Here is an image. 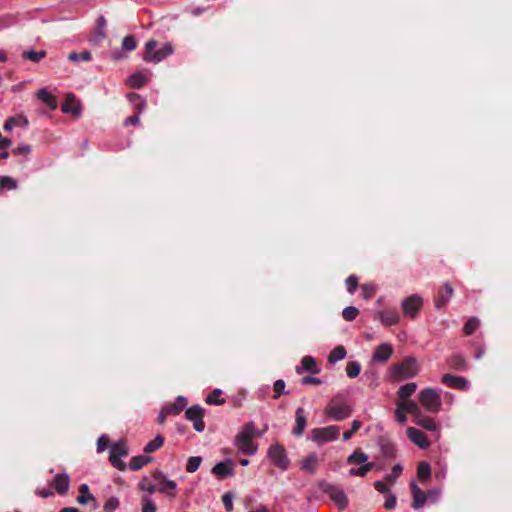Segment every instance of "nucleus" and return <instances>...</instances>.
<instances>
[{"instance_id":"nucleus-1","label":"nucleus","mask_w":512,"mask_h":512,"mask_svg":"<svg viewBox=\"0 0 512 512\" xmlns=\"http://www.w3.org/2000/svg\"><path fill=\"white\" fill-rule=\"evenodd\" d=\"M324 413L334 421H343L352 415L353 408L344 395L336 394L325 407Z\"/></svg>"},{"instance_id":"nucleus-2","label":"nucleus","mask_w":512,"mask_h":512,"mask_svg":"<svg viewBox=\"0 0 512 512\" xmlns=\"http://www.w3.org/2000/svg\"><path fill=\"white\" fill-rule=\"evenodd\" d=\"M256 434L257 431L254 423H246L235 437V446L245 455H254L257 452V444L253 442V437Z\"/></svg>"},{"instance_id":"nucleus-3","label":"nucleus","mask_w":512,"mask_h":512,"mask_svg":"<svg viewBox=\"0 0 512 512\" xmlns=\"http://www.w3.org/2000/svg\"><path fill=\"white\" fill-rule=\"evenodd\" d=\"M419 372L417 360L414 357H406L402 362L390 367L391 377L395 381L413 378Z\"/></svg>"},{"instance_id":"nucleus-4","label":"nucleus","mask_w":512,"mask_h":512,"mask_svg":"<svg viewBox=\"0 0 512 512\" xmlns=\"http://www.w3.org/2000/svg\"><path fill=\"white\" fill-rule=\"evenodd\" d=\"M157 46V41L149 40L145 44V54L143 59L146 62H160L165 59L167 56L171 55L173 52V48L171 44H166L162 48L155 50Z\"/></svg>"},{"instance_id":"nucleus-5","label":"nucleus","mask_w":512,"mask_h":512,"mask_svg":"<svg viewBox=\"0 0 512 512\" xmlns=\"http://www.w3.org/2000/svg\"><path fill=\"white\" fill-rule=\"evenodd\" d=\"M319 486L322 492L328 495L337 505L339 510H345L348 507V497L342 488L327 482H322Z\"/></svg>"},{"instance_id":"nucleus-6","label":"nucleus","mask_w":512,"mask_h":512,"mask_svg":"<svg viewBox=\"0 0 512 512\" xmlns=\"http://www.w3.org/2000/svg\"><path fill=\"white\" fill-rule=\"evenodd\" d=\"M267 456L271 462L283 471L289 468L290 460L287 456L284 446L281 444H273L268 448Z\"/></svg>"},{"instance_id":"nucleus-7","label":"nucleus","mask_w":512,"mask_h":512,"mask_svg":"<svg viewBox=\"0 0 512 512\" xmlns=\"http://www.w3.org/2000/svg\"><path fill=\"white\" fill-rule=\"evenodd\" d=\"M312 440L322 445L326 442L335 441L339 437L340 427L330 425L322 428H314L312 430Z\"/></svg>"},{"instance_id":"nucleus-8","label":"nucleus","mask_w":512,"mask_h":512,"mask_svg":"<svg viewBox=\"0 0 512 512\" xmlns=\"http://www.w3.org/2000/svg\"><path fill=\"white\" fill-rule=\"evenodd\" d=\"M420 403L430 412H438L441 407L439 393L431 388H425L419 393Z\"/></svg>"},{"instance_id":"nucleus-9","label":"nucleus","mask_w":512,"mask_h":512,"mask_svg":"<svg viewBox=\"0 0 512 512\" xmlns=\"http://www.w3.org/2000/svg\"><path fill=\"white\" fill-rule=\"evenodd\" d=\"M153 480L157 483V490L170 498L177 495V483L174 480H169L161 471H155L152 474Z\"/></svg>"},{"instance_id":"nucleus-10","label":"nucleus","mask_w":512,"mask_h":512,"mask_svg":"<svg viewBox=\"0 0 512 512\" xmlns=\"http://www.w3.org/2000/svg\"><path fill=\"white\" fill-rule=\"evenodd\" d=\"M422 307L423 299L417 294L410 295L403 299L401 302V308L403 310L404 315L411 319L417 317Z\"/></svg>"},{"instance_id":"nucleus-11","label":"nucleus","mask_w":512,"mask_h":512,"mask_svg":"<svg viewBox=\"0 0 512 512\" xmlns=\"http://www.w3.org/2000/svg\"><path fill=\"white\" fill-rule=\"evenodd\" d=\"M185 417L193 422V427L197 432H202L205 428L203 421L204 409L199 405H193L185 411Z\"/></svg>"},{"instance_id":"nucleus-12","label":"nucleus","mask_w":512,"mask_h":512,"mask_svg":"<svg viewBox=\"0 0 512 512\" xmlns=\"http://www.w3.org/2000/svg\"><path fill=\"white\" fill-rule=\"evenodd\" d=\"M377 443L380 448V454L377 457L378 459L389 461L396 457L395 444L389 438L380 436Z\"/></svg>"},{"instance_id":"nucleus-13","label":"nucleus","mask_w":512,"mask_h":512,"mask_svg":"<svg viewBox=\"0 0 512 512\" xmlns=\"http://www.w3.org/2000/svg\"><path fill=\"white\" fill-rule=\"evenodd\" d=\"M454 290L449 283H444L438 290L437 296L435 297V306L437 309H441L453 296Z\"/></svg>"},{"instance_id":"nucleus-14","label":"nucleus","mask_w":512,"mask_h":512,"mask_svg":"<svg viewBox=\"0 0 512 512\" xmlns=\"http://www.w3.org/2000/svg\"><path fill=\"white\" fill-rule=\"evenodd\" d=\"M212 473L217 476L219 479H225L229 476L234 475V463L232 460L228 459L223 462L217 463L212 468Z\"/></svg>"},{"instance_id":"nucleus-15","label":"nucleus","mask_w":512,"mask_h":512,"mask_svg":"<svg viewBox=\"0 0 512 512\" xmlns=\"http://www.w3.org/2000/svg\"><path fill=\"white\" fill-rule=\"evenodd\" d=\"M410 486L413 497L411 506L413 509L418 510L425 505L427 499L429 498V494H426V492L421 490L415 482H411Z\"/></svg>"},{"instance_id":"nucleus-16","label":"nucleus","mask_w":512,"mask_h":512,"mask_svg":"<svg viewBox=\"0 0 512 512\" xmlns=\"http://www.w3.org/2000/svg\"><path fill=\"white\" fill-rule=\"evenodd\" d=\"M393 354V347L389 343H382L375 349L372 360L374 362L385 363Z\"/></svg>"},{"instance_id":"nucleus-17","label":"nucleus","mask_w":512,"mask_h":512,"mask_svg":"<svg viewBox=\"0 0 512 512\" xmlns=\"http://www.w3.org/2000/svg\"><path fill=\"white\" fill-rule=\"evenodd\" d=\"M407 437L418 447L425 449L429 447V441L424 432L414 427L407 428Z\"/></svg>"},{"instance_id":"nucleus-18","label":"nucleus","mask_w":512,"mask_h":512,"mask_svg":"<svg viewBox=\"0 0 512 512\" xmlns=\"http://www.w3.org/2000/svg\"><path fill=\"white\" fill-rule=\"evenodd\" d=\"M61 110L63 113H71L76 116L80 114V105L74 94L69 93L66 95L65 100L61 105Z\"/></svg>"},{"instance_id":"nucleus-19","label":"nucleus","mask_w":512,"mask_h":512,"mask_svg":"<svg viewBox=\"0 0 512 512\" xmlns=\"http://www.w3.org/2000/svg\"><path fill=\"white\" fill-rule=\"evenodd\" d=\"M442 383L448 387L464 390L468 385V381L460 376H454L451 374H444L442 376Z\"/></svg>"},{"instance_id":"nucleus-20","label":"nucleus","mask_w":512,"mask_h":512,"mask_svg":"<svg viewBox=\"0 0 512 512\" xmlns=\"http://www.w3.org/2000/svg\"><path fill=\"white\" fill-rule=\"evenodd\" d=\"M295 371L297 374H302L304 371H308L312 374L320 372L315 359L312 356H304L301 360V365L296 366Z\"/></svg>"},{"instance_id":"nucleus-21","label":"nucleus","mask_w":512,"mask_h":512,"mask_svg":"<svg viewBox=\"0 0 512 512\" xmlns=\"http://www.w3.org/2000/svg\"><path fill=\"white\" fill-rule=\"evenodd\" d=\"M306 424L307 419L305 410L303 407H298L295 412V427L293 429V434L296 436H301L305 430Z\"/></svg>"},{"instance_id":"nucleus-22","label":"nucleus","mask_w":512,"mask_h":512,"mask_svg":"<svg viewBox=\"0 0 512 512\" xmlns=\"http://www.w3.org/2000/svg\"><path fill=\"white\" fill-rule=\"evenodd\" d=\"M378 319L384 326H393L399 322L400 316L395 309L384 310L378 313Z\"/></svg>"},{"instance_id":"nucleus-23","label":"nucleus","mask_w":512,"mask_h":512,"mask_svg":"<svg viewBox=\"0 0 512 512\" xmlns=\"http://www.w3.org/2000/svg\"><path fill=\"white\" fill-rule=\"evenodd\" d=\"M53 486L60 495L66 494L70 486V478L67 474H57L53 480Z\"/></svg>"},{"instance_id":"nucleus-24","label":"nucleus","mask_w":512,"mask_h":512,"mask_svg":"<svg viewBox=\"0 0 512 512\" xmlns=\"http://www.w3.org/2000/svg\"><path fill=\"white\" fill-rule=\"evenodd\" d=\"M187 405V399L183 396H178L175 400V402L165 406L166 412L169 413V415H178L182 412V410Z\"/></svg>"},{"instance_id":"nucleus-25","label":"nucleus","mask_w":512,"mask_h":512,"mask_svg":"<svg viewBox=\"0 0 512 512\" xmlns=\"http://www.w3.org/2000/svg\"><path fill=\"white\" fill-rule=\"evenodd\" d=\"M318 457L315 453L309 454L306 458L301 461V469L314 474L317 469Z\"/></svg>"},{"instance_id":"nucleus-26","label":"nucleus","mask_w":512,"mask_h":512,"mask_svg":"<svg viewBox=\"0 0 512 512\" xmlns=\"http://www.w3.org/2000/svg\"><path fill=\"white\" fill-rule=\"evenodd\" d=\"M16 126L27 127L28 126L27 118L22 115L10 117L5 121L3 129L7 132H10Z\"/></svg>"},{"instance_id":"nucleus-27","label":"nucleus","mask_w":512,"mask_h":512,"mask_svg":"<svg viewBox=\"0 0 512 512\" xmlns=\"http://www.w3.org/2000/svg\"><path fill=\"white\" fill-rule=\"evenodd\" d=\"M37 97L42 102H44L51 110H54L57 108V100H56L55 96H53L46 89H40L37 92Z\"/></svg>"},{"instance_id":"nucleus-28","label":"nucleus","mask_w":512,"mask_h":512,"mask_svg":"<svg viewBox=\"0 0 512 512\" xmlns=\"http://www.w3.org/2000/svg\"><path fill=\"white\" fill-rule=\"evenodd\" d=\"M152 459L153 458L150 457V456H143V455L134 456L130 460L129 468L132 471H138L143 466H145L146 464L150 463L152 461Z\"/></svg>"},{"instance_id":"nucleus-29","label":"nucleus","mask_w":512,"mask_h":512,"mask_svg":"<svg viewBox=\"0 0 512 512\" xmlns=\"http://www.w3.org/2000/svg\"><path fill=\"white\" fill-rule=\"evenodd\" d=\"M448 364L451 369L456 370V371L462 372L467 369V363H466L465 359L461 355H458V354L452 355L448 359Z\"/></svg>"},{"instance_id":"nucleus-30","label":"nucleus","mask_w":512,"mask_h":512,"mask_svg":"<svg viewBox=\"0 0 512 512\" xmlns=\"http://www.w3.org/2000/svg\"><path fill=\"white\" fill-rule=\"evenodd\" d=\"M417 477L420 481L426 482L431 477V467L428 462L422 461L417 467Z\"/></svg>"},{"instance_id":"nucleus-31","label":"nucleus","mask_w":512,"mask_h":512,"mask_svg":"<svg viewBox=\"0 0 512 512\" xmlns=\"http://www.w3.org/2000/svg\"><path fill=\"white\" fill-rule=\"evenodd\" d=\"M416 424L428 431H436L438 429L437 424L431 417L422 414L417 417Z\"/></svg>"},{"instance_id":"nucleus-32","label":"nucleus","mask_w":512,"mask_h":512,"mask_svg":"<svg viewBox=\"0 0 512 512\" xmlns=\"http://www.w3.org/2000/svg\"><path fill=\"white\" fill-rule=\"evenodd\" d=\"M368 455L360 449H356L348 458V464H365L368 463Z\"/></svg>"},{"instance_id":"nucleus-33","label":"nucleus","mask_w":512,"mask_h":512,"mask_svg":"<svg viewBox=\"0 0 512 512\" xmlns=\"http://www.w3.org/2000/svg\"><path fill=\"white\" fill-rule=\"evenodd\" d=\"M128 100L134 105L135 114L139 116V114L145 109V101L142 97L137 93H129Z\"/></svg>"},{"instance_id":"nucleus-34","label":"nucleus","mask_w":512,"mask_h":512,"mask_svg":"<svg viewBox=\"0 0 512 512\" xmlns=\"http://www.w3.org/2000/svg\"><path fill=\"white\" fill-rule=\"evenodd\" d=\"M375 463L374 462H368V463H365L363 464L362 466H360L359 468H351L349 470V475L351 476H359V477H364L367 475V473L369 471H371L372 469L375 468Z\"/></svg>"},{"instance_id":"nucleus-35","label":"nucleus","mask_w":512,"mask_h":512,"mask_svg":"<svg viewBox=\"0 0 512 512\" xmlns=\"http://www.w3.org/2000/svg\"><path fill=\"white\" fill-rule=\"evenodd\" d=\"M164 443V437L161 436V435H157L153 440H151L150 442H148L143 451L147 454L149 453H153L155 451H157L158 449H160L162 447Z\"/></svg>"},{"instance_id":"nucleus-36","label":"nucleus","mask_w":512,"mask_h":512,"mask_svg":"<svg viewBox=\"0 0 512 512\" xmlns=\"http://www.w3.org/2000/svg\"><path fill=\"white\" fill-rule=\"evenodd\" d=\"M22 57L24 59L30 60L34 63H38L42 59L46 57V51L40 50V51H34V50H26L22 53Z\"/></svg>"},{"instance_id":"nucleus-37","label":"nucleus","mask_w":512,"mask_h":512,"mask_svg":"<svg viewBox=\"0 0 512 512\" xmlns=\"http://www.w3.org/2000/svg\"><path fill=\"white\" fill-rule=\"evenodd\" d=\"M110 453L115 454L116 456L126 457L129 453L126 442L124 440H120L113 444L111 446Z\"/></svg>"},{"instance_id":"nucleus-38","label":"nucleus","mask_w":512,"mask_h":512,"mask_svg":"<svg viewBox=\"0 0 512 512\" xmlns=\"http://www.w3.org/2000/svg\"><path fill=\"white\" fill-rule=\"evenodd\" d=\"M80 495L77 498L78 503L87 504L88 501H95L92 494L89 493V487L87 484H81L79 487Z\"/></svg>"},{"instance_id":"nucleus-39","label":"nucleus","mask_w":512,"mask_h":512,"mask_svg":"<svg viewBox=\"0 0 512 512\" xmlns=\"http://www.w3.org/2000/svg\"><path fill=\"white\" fill-rule=\"evenodd\" d=\"M128 84L134 89H139L146 84V77L140 72L134 73L129 77Z\"/></svg>"},{"instance_id":"nucleus-40","label":"nucleus","mask_w":512,"mask_h":512,"mask_svg":"<svg viewBox=\"0 0 512 512\" xmlns=\"http://www.w3.org/2000/svg\"><path fill=\"white\" fill-rule=\"evenodd\" d=\"M416 388V383H407L401 386L398 390L399 398L402 400L408 399L416 391Z\"/></svg>"},{"instance_id":"nucleus-41","label":"nucleus","mask_w":512,"mask_h":512,"mask_svg":"<svg viewBox=\"0 0 512 512\" xmlns=\"http://www.w3.org/2000/svg\"><path fill=\"white\" fill-rule=\"evenodd\" d=\"M91 59H92V54L87 50H84L79 53L71 52L68 55V60L72 61V62H79V61L89 62Z\"/></svg>"},{"instance_id":"nucleus-42","label":"nucleus","mask_w":512,"mask_h":512,"mask_svg":"<svg viewBox=\"0 0 512 512\" xmlns=\"http://www.w3.org/2000/svg\"><path fill=\"white\" fill-rule=\"evenodd\" d=\"M346 356V349L342 346V345H339L337 347H335L329 354V357H328V361L330 363H335L337 361H340L342 359H344Z\"/></svg>"},{"instance_id":"nucleus-43","label":"nucleus","mask_w":512,"mask_h":512,"mask_svg":"<svg viewBox=\"0 0 512 512\" xmlns=\"http://www.w3.org/2000/svg\"><path fill=\"white\" fill-rule=\"evenodd\" d=\"M222 394V390L220 389H214L206 399V403L209 405H222L225 403L224 398H220Z\"/></svg>"},{"instance_id":"nucleus-44","label":"nucleus","mask_w":512,"mask_h":512,"mask_svg":"<svg viewBox=\"0 0 512 512\" xmlns=\"http://www.w3.org/2000/svg\"><path fill=\"white\" fill-rule=\"evenodd\" d=\"M138 486L142 491H146L149 494H153L157 489V483L151 481L148 477L142 478Z\"/></svg>"},{"instance_id":"nucleus-45","label":"nucleus","mask_w":512,"mask_h":512,"mask_svg":"<svg viewBox=\"0 0 512 512\" xmlns=\"http://www.w3.org/2000/svg\"><path fill=\"white\" fill-rule=\"evenodd\" d=\"M285 381L282 379L276 380L273 385V399H279L283 394H289V391L285 390Z\"/></svg>"},{"instance_id":"nucleus-46","label":"nucleus","mask_w":512,"mask_h":512,"mask_svg":"<svg viewBox=\"0 0 512 512\" xmlns=\"http://www.w3.org/2000/svg\"><path fill=\"white\" fill-rule=\"evenodd\" d=\"M361 371V364L357 361L348 362L346 365V373L350 378H355Z\"/></svg>"},{"instance_id":"nucleus-47","label":"nucleus","mask_w":512,"mask_h":512,"mask_svg":"<svg viewBox=\"0 0 512 512\" xmlns=\"http://www.w3.org/2000/svg\"><path fill=\"white\" fill-rule=\"evenodd\" d=\"M17 188V182L10 176H1L0 177V189L4 190H14Z\"/></svg>"},{"instance_id":"nucleus-48","label":"nucleus","mask_w":512,"mask_h":512,"mask_svg":"<svg viewBox=\"0 0 512 512\" xmlns=\"http://www.w3.org/2000/svg\"><path fill=\"white\" fill-rule=\"evenodd\" d=\"M400 404H401L402 408L404 409V411H406L407 413L415 415L416 417L421 415L419 406L417 405L416 402L410 400V401L403 402V403H400Z\"/></svg>"},{"instance_id":"nucleus-49","label":"nucleus","mask_w":512,"mask_h":512,"mask_svg":"<svg viewBox=\"0 0 512 512\" xmlns=\"http://www.w3.org/2000/svg\"><path fill=\"white\" fill-rule=\"evenodd\" d=\"M137 47V41L133 35L124 37L122 41V49L127 52L134 51Z\"/></svg>"},{"instance_id":"nucleus-50","label":"nucleus","mask_w":512,"mask_h":512,"mask_svg":"<svg viewBox=\"0 0 512 512\" xmlns=\"http://www.w3.org/2000/svg\"><path fill=\"white\" fill-rule=\"evenodd\" d=\"M202 462V458L199 456H191L189 457L187 464H186V470L189 473H194L198 470L200 464Z\"/></svg>"},{"instance_id":"nucleus-51","label":"nucleus","mask_w":512,"mask_h":512,"mask_svg":"<svg viewBox=\"0 0 512 512\" xmlns=\"http://www.w3.org/2000/svg\"><path fill=\"white\" fill-rule=\"evenodd\" d=\"M479 326V320L476 318H470L463 327V332L465 335H471Z\"/></svg>"},{"instance_id":"nucleus-52","label":"nucleus","mask_w":512,"mask_h":512,"mask_svg":"<svg viewBox=\"0 0 512 512\" xmlns=\"http://www.w3.org/2000/svg\"><path fill=\"white\" fill-rule=\"evenodd\" d=\"M362 427V423L359 420H353L351 429L343 433V440L348 441L351 439L354 433H356Z\"/></svg>"},{"instance_id":"nucleus-53","label":"nucleus","mask_w":512,"mask_h":512,"mask_svg":"<svg viewBox=\"0 0 512 512\" xmlns=\"http://www.w3.org/2000/svg\"><path fill=\"white\" fill-rule=\"evenodd\" d=\"M358 313L359 311L356 307L349 306L343 310L342 316L346 321H353L357 317Z\"/></svg>"},{"instance_id":"nucleus-54","label":"nucleus","mask_w":512,"mask_h":512,"mask_svg":"<svg viewBox=\"0 0 512 512\" xmlns=\"http://www.w3.org/2000/svg\"><path fill=\"white\" fill-rule=\"evenodd\" d=\"M109 461L111 462V465L115 467L116 469L120 471H125L127 466L126 464L121 460L120 456H116L115 454H111L109 456Z\"/></svg>"},{"instance_id":"nucleus-55","label":"nucleus","mask_w":512,"mask_h":512,"mask_svg":"<svg viewBox=\"0 0 512 512\" xmlns=\"http://www.w3.org/2000/svg\"><path fill=\"white\" fill-rule=\"evenodd\" d=\"M402 466L400 464H396L393 468H392V471L390 474H387L385 476V479L388 481V482H394L399 476L400 474L402 473Z\"/></svg>"},{"instance_id":"nucleus-56","label":"nucleus","mask_w":512,"mask_h":512,"mask_svg":"<svg viewBox=\"0 0 512 512\" xmlns=\"http://www.w3.org/2000/svg\"><path fill=\"white\" fill-rule=\"evenodd\" d=\"M142 503V512H156L157 507L150 498L143 497Z\"/></svg>"},{"instance_id":"nucleus-57","label":"nucleus","mask_w":512,"mask_h":512,"mask_svg":"<svg viewBox=\"0 0 512 512\" xmlns=\"http://www.w3.org/2000/svg\"><path fill=\"white\" fill-rule=\"evenodd\" d=\"M347 290L350 294H353L358 286V278L355 275H350L346 279Z\"/></svg>"},{"instance_id":"nucleus-58","label":"nucleus","mask_w":512,"mask_h":512,"mask_svg":"<svg viewBox=\"0 0 512 512\" xmlns=\"http://www.w3.org/2000/svg\"><path fill=\"white\" fill-rule=\"evenodd\" d=\"M119 506V500L115 497H112L106 501L104 504L105 512H113Z\"/></svg>"},{"instance_id":"nucleus-59","label":"nucleus","mask_w":512,"mask_h":512,"mask_svg":"<svg viewBox=\"0 0 512 512\" xmlns=\"http://www.w3.org/2000/svg\"><path fill=\"white\" fill-rule=\"evenodd\" d=\"M109 445V438L105 435H102L97 440V452H103Z\"/></svg>"},{"instance_id":"nucleus-60","label":"nucleus","mask_w":512,"mask_h":512,"mask_svg":"<svg viewBox=\"0 0 512 512\" xmlns=\"http://www.w3.org/2000/svg\"><path fill=\"white\" fill-rule=\"evenodd\" d=\"M406 411H404V409L402 408L401 404L398 403V407L395 411V417H396V420L403 424L407 421V417H406Z\"/></svg>"},{"instance_id":"nucleus-61","label":"nucleus","mask_w":512,"mask_h":512,"mask_svg":"<svg viewBox=\"0 0 512 512\" xmlns=\"http://www.w3.org/2000/svg\"><path fill=\"white\" fill-rule=\"evenodd\" d=\"M222 502L224 504L225 509L230 512L233 509L232 495L230 492H226L222 496Z\"/></svg>"},{"instance_id":"nucleus-62","label":"nucleus","mask_w":512,"mask_h":512,"mask_svg":"<svg viewBox=\"0 0 512 512\" xmlns=\"http://www.w3.org/2000/svg\"><path fill=\"white\" fill-rule=\"evenodd\" d=\"M322 380L313 376H305L301 379L302 385H320Z\"/></svg>"},{"instance_id":"nucleus-63","label":"nucleus","mask_w":512,"mask_h":512,"mask_svg":"<svg viewBox=\"0 0 512 512\" xmlns=\"http://www.w3.org/2000/svg\"><path fill=\"white\" fill-rule=\"evenodd\" d=\"M396 506V497L394 495H389L384 503V508L387 510H392Z\"/></svg>"},{"instance_id":"nucleus-64","label":"nucleus","mask_w":512,"mask_h":512,"mask_svg":"<svg viewBox=\"0 0 512 512\" xmlns=\"http://www.w3.org/2000/svg\"><path fill=\"white\" fill-rule=\"evenodd\" d=\"M31 151V146L30 145H22V146H19L15 149H13V153L14 154H18V155H27L29 154Z\"/></svg>"}]
</instances>
